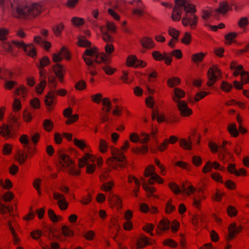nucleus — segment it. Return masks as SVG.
<instances>
[{
    "label": "nucleus",
    "instance_id": "f257e3e1",
    "mask_svg": "<svg viewBox=\"0 0 249 249\" xmlns=\"http://www.w3.org/2000/svg\"><path fill=\"white\" fill-rule=\"evenodd\" d=\"M176 5L174 7L171 18L174 21L180 19L182 10L185 12L182 18V22L184 26L190 25L194 29L197 23V18L194 14L196 10L193 5L186 0H175Z\"/></svg>",
    "mask_w": 249,
    "mask_h": 249
},
{
    "label": "nucleus",
    "instance_id": "f03ea898",
    "mask_svg": "<svg viewBox=\"0 0 249 249\" xmlns=\"http://www.w3.org/2000/svg\"><path fill=\"white\" fill-rule=\"evenodd\" d=\"M84 60L88 66V69L92 76L97 74L96 65L101 63H105L106 65L102 67L105 72L108 75L114 73L115 69L107 65V56L104 53L100 54L96 48H89L85 50L83 56Z\"/></svg>",
    "mask_w": 249,
    "mask_h": 249
},
{
    "label": "nucleus",
    "instance_id": "7ed1b4c3",
    "mask_svg": "<svg viewBox=\"0 0 249 249\" xmlns=\"http://www.w3.org/2000/svg\"><path fill=\"white\" fill-rule=\"evenodd\" d=\"M0 6L16 11L20 18H32L38 15L44 9L42 4L33 3L18 4L14 3L13 0H0Z\"/></svg>",
    "mask_w": 249,
    "mask_h": 249
},
{
    "label": "nucleus",
    "instance_id": "20e7f679",
    "mask_svg": "<svg viewBox=\"0 0 249 249\" xmlns=\"http://www.w3.org/2000/svg\"><path fill=\"white\" fill-rule=\"evenodd\" d=\"M174 92L173 100L177 104L180 114L184 116H189L192 113V110L188 107L185 101L180 100L185 96V92L180 89L176 88L174 89Z\"/></svg>",
    "mask_w": 249,
    "mask_h": 249
},
{
    "label": "nucleus",
    "instance_id": "39448f33",
    "mask_svg": "<svg viewBox=\"0 0 249 249\" xmlns=\"http://www.w3.org/2000/svg\"><path fill=\"white\" fill-rule=\"evenodd\" d=\"M232 9L226 2H221L219 8L214 10L209 9L203 11L202 18L204 19H208L211 16L214 18L218 19L220 14H225L227 11Z\"/></svg>",
    "mask_w": 249,
    "mask_h": 249
},
{
    "label": "nucleus",
    "instance_id": "423d86ee",
    "mask_svg": "<svg viewBox=\"0 0 249 249\" xmlns=\"http://www.w3.org/2000/svg\"><path fill=\"white\" fill-rule=\"evenodd\" d=\"M112 158L109 159V164H112L113 168H117V166L123 168L126 164L125 156L122 151L114 148L111 151Z\"/></svg>",
    "mask_w": 249,
    "mask_h": 249
},
{
    "label": "nucleus",
    "instance_id": "0eeeda50",
    "mask_svg": "<svg viewBox=\"0 0 249 249\" xmlns=\"http://www.w3.org/2000/svg\"><path fill=\"white\" fill-rule=\"evenodd\" d=\"M59 162L62 167L69 168V172L71 174L75 175L80 174V171L75 169L73 161L66 154L62 152L59 153Z\"/></svg>",
    "mask_w": 249,
    "mask_h": 249
},
{
    "label": "nucleus",
    "instance_id": "6e6552de",
    "mask_svg": "<svg viewBox=\"0 0 249 249\" xmlns=\"http://www.w3.org/2000/svg\"><path fill=\"white\" fill-rule=\"evenodd\" d=\"M95 160V157L89 153H87L84 157L79 160V166L80 168H83L87 165V173H92L94 171L95 165L94 164H89V160L93 162Z\"/></svg>",
    "mask_w": 249,
    "mask_h": 249
},
{
    "label": "nucleus",
    "instance_id": "1a4fd4ad",
    "mask_svg": "<svg viewBox=\"0 0 249 249\" xmlns=\"http://www.w3.org/2000/svg\"><path fill=\"white\" fill-rule=\"evenodd\" d=\"M169 187L176 194L184 193L189 196L191 193H194L196 190V189L193 186L189 185L186 186L185 183L182 185L181 188H180L175 183L172 182L169 183Z\"/></svg>",
    "mask_w": 249,
    "mask_h": 249
},
{
    "label": "nucleus",
    "instance_id": "9d476101",
    "mask_svg": "<svg viewBox=\"0 0 249 249\" xmlns=\"http://www.w3.org/2000/svg\"><path fill=\"white\" fill-rule=\"evenodd\" d=\"M12 44L19 49H23L28 55L33 57L36 55V51L33 44H26L23 41L19 40H13Z\"/></svg>",
    "mask_w": 249,
    "mask_h": 249
},
{
    "label": "nucleus",
    "instance_id": "9b49d317",
    "mask_svg": "<svg viewBox=\"0 0 249 249\" xmlns=\"http://www.w3.org/2000/svg\"><path fill=\"white\" fill-rule=\"evenodd\" d=\"M179 223L175 220L171 224L170 222L167 219H161L158 225V228L161 231H166L172 228L173 232H176L179 228Z\"/></svg>",
    "mask_w": 249,
    "mask_h": 249
},
{
    "label": "nucleus",
    "instance_id": "f8f14e48",
    "mask_svg": "<svg viewBox=\"0 0 249 249\" xmlns=\"http://www.w3.org/2000/svg\"><path fill=\"white\" fill-rule=\"evenodd\" d=\"M19 124L18 123L12 124L11 126L3 124L0 127V133L3 137L6 138H11L13 136V133L12 130H16V128L18 127Z\"/></svg>",
    "mask_w": 249,
    "mask_h": 249
},
{
    "label": "nucleus",
    "instance_id": "ddd939ff",
    "mask_svg": "<svg viewBox=\"0 0 249 249\" xmlns=\"http://www.w3.org/2000/svg\"><path fill=\"white\" fill-rule=\"evenodd\" d=\"M113 186V183L111 182H108L107 183H104L102 186V189L105 191L109 192V194L111 196H109V200L112 201L116 206L118 207L121 206V198L115 196L114 194H112L110 191Z\"/></svg>",
    "mask_w": 249,
    "mask_h": 249
},
{
    "label": "nucleus",
    "instance_id": "4468645a",
    "mask_svg": "<svg viewBox=\"0 0 249 249\" xmlns=\"http://www.w3.org/2000/svg\"><path fill=\"white\" fill-rule=\"evenodd\" d=\"M208 77L209 81L207 83L208 86L212 87L221 75V71L218 68L213 67L210 68L208 71Z\"/></svg>",
    "mask_w": 249,
    "mask_h": 249
},
{
    "label": "nucleus",
    "instance_id": "2eb2a0df",
    "mask_svg": "<svg viewBox=\"0 0 249 249\" xmlns=\"http://www.w3.org/2000/svg\"><path fill=\"white\" fill-rule=\"evenodd\" d=\"M154 167L151 166L150 168L145 169L144 175L146 177H150L149 180V183L152 184L155 181H157L159 183L163 182L162 179L156 173L154 172Z\"/></svg>",
    "mask_w": 249,
    "mask_h": 249
},
{
    "label": "nucleus",
    "instance_id": "dca6fc26",
    "mask_svg": "<svg viewBox=\"0 0 249 249\" xmlns=\"http://www.w3.org/2000/svg\"><path fill=\"white\" fill-rule=\"evenodd\" d=\"M20 142L23 145L24 148L27 149L29 155L32 157L36 151V147L32 146L31 140L28 136L26 135L21 136L20 138Z\"/></svg>",
    "mask_w": 249,
    "mask_h": 249
},
{
    "label": "nucleus",
    "instance_id": "f3484780",
    "mask_svg": "<svg viewBox=\"0 0 249 249\" xmlns=\"http://www.w3.org/2000/svg\"><path fill=\"white\" fill-rule=\"evenodd\" d=\"M39 70V75L40 77V82L36 87V90L37 93L41 94L46 85V70L44 68H38Z\"/></svg>",
    "mask_w": 249,
    "mask_h": 249
},
{
    "label": "nucleus",
    "instance_id": "a211bd4d",
    "mask_svg": "<svg viewBox=\"0 0 249 249\" xmlns=\"http://www.w3.org/2000/svg\"><path fill=\"white\" fill-rule=\"evenodd\" d=\"M130 139L133 142H140L141 143H147L150 140V135L146 133L142 132L141 137H139L136 133H132L130 135Z\"/></svg>",
    "mask_w": 249,
    "mask_h": 249
},
{
    "label": "nucleus",
    "instance_id": "6ab92c4d",
    "mask_svg": "<svg viewBox=\"0 0 249 249\" xmlns=\"http://www.w3.org/2000/svg\"><path fill=\"white\" fill-rule=\"evenodd\" d=\"M127 63L129 66L134 67H144L146 65L145 62L138 60L134 55L128 57Z\"/></svg>",
    "mask_w": 249,
    "mask_h": 249
},
{
    "label": "nucleus",
    "instance_id": "aec40b11",
    "mask_svg": "<svg viewBox=\"0 0 249 249\" xmlns=\"http://www.w3.org/2000/svg\"><path fill=\"white\" fill-rule=\"evenodd\" d=\"M53 198L57 200V204L61 210L67 208L68 203L66 202V199L63 195L58 193H54Z\"/></svg>",
    "mask_w": 249,
    "mask_h": 249
},
{
    "label": "nucleus",
    "instance_id": "412c9836",
    "mask_svg": "<svg viewBox=\"0 0 249 249\" xmlns=\"http://www.w3.org/2000/svg\"><path fill=\"white\" fill-rule=\"evenodd\" d=\"M242 227L241 226H237L235 223L231 224L228 229L229 239H232L235 235L238 234L242 230Z\"/></svg>",
    "mask_w": 249,
    "mask_h": 249
},
{
    "label": "nucleus",
    "instance_id": "4be33fe9",
    "mask_svg": "<svg viewBox=\"0 0 249 249\" xmlns=\"http://www.w3.org/2000/svg\"><path fill=\"white\" fill-rule=\"evenodd\" d=\"M62 56L67 59L69 58V53L64 47L61 48V51L58 54L53 55V61L54 62L60 61L62 59Z\"/></svg>",
    "mask_w": 249,
    "mask_h": 249
},
{
    "label": "nucleus",
    "instance_id": "5701e85b",
    "mask_svg": "<svg viewBox=\"0 0 249 249\" xmlns=\"http://www.w3.org/2000/svg\"><path fill=\"white\" fill-rule=\"evenodd\" d=\"M141 44L144 49H149L154 47V43L151 38L145 36L141 40Z\"/></svg>",
    "mask_w": 249,
    "mask_h": 249
},
{
    "label": "nucleus",
    "instance_id": "b1692460",
    "mask_svg": "<svg viewBox=\"0 0 249 249\" xmlns=\"http://www.w3.org/2000/svg\"><path fill=\"white\" fill-rule=\"evenodd\" d=\"M53 69L55 75L58 77L59 81L60 82H62L63 78V69L62 66L60 64L57 63L53 66Z\"/></svg>",
    "mask_w": 249,
    "mask_h": 249
},
{
    "label": "nucleus",
    "instance_id": "393cba45",
    "mask_svg": "<svg viewBox=\"0 0 249 249\" xmlns=\"http://www.w3.org/2000/svg\"><path fill=\"white\" fill-rule=\"evenodd\" d=\"M34 41L36 43L42 46L47 50L51 47V44L50 43L42 39V38L39 36H35L34 37Z\"/></svg>",
    "mask_w": 249,
    "mask_h": 249
},
{
    "label": "nucleus",
    "instance_id": "a878e982",
    "mask_svg": "<svg viewBox=\"0 0 249 249\" xmlns=\"http://www.w3.org/2000/svg\"><path fill=\"white\" fill-rule=\"evenodd\" d=\"M213 166L214 169L217 170H222V169L223 168V167L221 168L220 164L217 162H214L212 164L211 162L209 161L207 162L206 166L204 167L203 171L204 173H207V172L211 170Z\"/></svg>",
    "mask_w": 249,
    "mask_h": 249
},
{
    "label": "nucleus",
    "instance_id": "bb28decb",
    "mask_svg": "<svg viewBox=\"0 0 249 249\" xmlns=\"http://www.w3.org/2000/svg\"><path fill=\"white\" fill-rule=\"evenodd\" d=\"M149 240L150 239L146 236H142L140 238L137 243V248H142L145 245L150 244L151 242Z\"/></svg>",
    "mask_w": 249,
    "mask_h": 249
},
{
    "label": "nucleus",
    "instance_id": "cd10ccee",
    "mask_svg": "<svg viewBox=\"0 0 249 249\" xmlns=\"http://www.w3.org/2000/svg\"><path fill=\"white\" fill-rule=\"evenodd\" d=\"M231 69L234 70V74L236 76L239 75L244 71L242 65H237L236 63L232 62L231 65Z\"/></svg>",
    "mask_w": 249,
    "mask_h": 249
},
{
    "label": "nucleus",
    "instance_id": "c85d7f7f",
    "mask_svg": "<svg viewBox=\"0 0 249 249\" xmlns=\"http://www.w3.org/2000/svg\"><path fill=\"white\" fill-rule=\"evenodd\" d=\"M78 44L82 47H89L91 45L90 42L87 40L85 37L81 36L78 38Z\"/></svg>",
    "mask_w": 249,
    "mask_h": 249
},
{
    "label": "nucleus",
    "instance_id": "c756f323",
    "mask_svg": "<svg viewBox=\"0 0 249 249\" xmlns=\"http://www.w3.org/2000/svg\"><path fill=\"white\" fill-rule=\"evenodd\" d=\"M55 94L53 92L51 91L48 93L46 96L45 100V104L48 107H51L53 103V100L54 98Z\"/></svg>",
    "mask_w": 249,
    "mask_h": 249
},
{
    "label": "nucleus",
    "instance_id": "7c9ffc66",
    "mask_svg": "<svg viewBox=\"0 0 249 249\" xmlns=\"http://www.w3.org/2000/svg\"><path fill=\"white\" fill-rule=\"evenodd\" d=\"M228 131L233 137H237L239 134V132L237 129L236 125L234 124H229L228 126Z\"/></svg>",
    "mask_w": 249,
    "mask_h": 249
},
{
    "label": "nucleus",
    "instance_id": "2f4dec72",
    "mask_svg": "<svg viewBox=\"0 0 249 249\" xmlns=\"http://www.w3.org/2000/svg\"><path fill=\"white\" fill-rule=\"evenodd\" d=\"M153 120L157 119L158 122L160 123L165 121V117L162 115H160L158 111L153 110L152 114Z\"/></svg>",
    "mask_w": 249,
    "mask_h": 249
},
{
    "label": "nucleus",
    "instance_id": "473e14b6",
    "mask_svg": "<svg viewBox=\"0 0 249 249\" xmlns=\"http://www.w3.org/2000/svg\"><path fill=\"white\" fill-rule=\"evenodd\" d=\"M50 63V60L47 56H44L39 61V64L37 65L38 68H44L45 66L48 65Z\"/></svg>",
    "mask_w": 249,
    "mask_h": 249
},
{
    "label": "nucleus",
    "instance_id": "72a5a7b5",
    "mask_svg": "<svg viewBox=\"0 0 249 249\" xmlns=\"http://www.w3.org/2000/svg\"><path fill=\"white\" fill-rule=\"evenodd\" d=\"M180 80L177 77H172L169 78L168 81V84L170 87H174L180 83Z\"/></svg>",
    "mask_w": 249,
    "mask_h": 249
},
{
    "label": "nucleus",
    "instance_id": "f704fd0d",
    "mask_svg": "<svg viewBox=\"0 0 249 249\" xmlns=\"http://www.w3.org/2000/svg\"><path fill=\"white\" fill-rule=\"evenodd\" d=\"M64 26L61 23L53 27V30L55 35L57 36H60L61 32L64 29Z\"/></svg>",
    "mask_w": 249,
    "mask_h": 249
},
{
    "label": "nucleus",
    "instance_id": "c9c22d12",
    "mask_svg": "<svg viewBox=\"0 0 249 249\" xmlns=\"http://www.w3.org/2000/svg\"><path fill=\"white\" fill-rule=\"evenodd\" d=\"M13 210V207H9L2 204L0 201V213L5 214L7 212L11 213Z\"/></svg>",
    "mask_w": 249,
    "mask_h": 249
},
{
    "label": "nucleus",
    "instance_id": "e433bc0d",
    "mask_svg": "<svg viewBox=\"0 0 249 249\" xmlns=\"http://www.w3.org/2000/svg\"><path fill=\"white\" fill-rule=\"evenodd\" d=\"M73 24L76 26H81L84 23V21L83 18H78V17H73L71 20Z\"/></svg>",
    "mask_w": 249,
    "mask_h": 249
},
{
    "label": "nucleus",
    "instance_id": "4c0bfd02",
    "mask_svg": "<svg viewBox=\"0 0 249 249\" xmlns=\"http://www.w3.org/2000/svg\"><path fill=\"white\" fill-rule=\"evenodd\" d=\"M205 56L204 53H200L194 54L192 56V60L195 62H201Z\"/></svg>",
    "mask_w": 249,
    "mask_h": 249
},
{
    "label": "nucleus",
    "instance_id": "58836bf2",
    "mask_svg": "<svg viewBox=\"0 0 249 249\" xmlns=\"http://www.w3.org/2000/svg\"><path fill=\"white\" fill-rule=\"evenodd\" d=\"M179 143L180 145L184 148L189 150L191 149V142H188L186 140L182 139L180 140Z\"/></svg>",
    "mask_w": 249,
    "mask_h": 249
},
{
    "label": "nucleus",
    "instance_id": "ea45409f",
    "mask_svg": "<svg viewBox=\"0 0 249 249\" xmlns=\"http://www.w3.org/2000/svg\"><path fill=\"white\" fill-rule=\"evenodd\" d=\"M237 34L235 33L231 32L228 35L225 36V39L227 41V43L228 44H231L234 38L236 37Z\"/></svg>",
    "mask_w": 249,
    "mask_h": 249
},
{
    "label": "nucleus",
    "instance_id": "a19ab883",
    "mask_svg": "<svg viewBox=\"0 0 249 249\" xmlns=\"http://www.w3.org/2000/svg\"><path fill=\"white\" fill-rule=\"evenodd\" d=\"M103 105L106 107V111L109 112L111 108V103L108 98L103 99Z\"/></svg>",
    "mask_w": 249,
    "mask_h": 249
},
{
    "label": "nucleus",
    "instance_id": "79ce46f5",
    "mask_svg": "<svg viewBox=\"0 0 249 249\" xmlns=\"http://www.w3.org/2000/svg\"><path fill=\"white\" fill-rule=\"evenodd\" d=\"M48 213L49 218L54 222H57L58 220V218H61L56 215L54 211L52 209H49Z\"/></svg>",
    "mask_w": 249,
    "mask_h": 249
},
{
    "label": "nucleus",
    "instance_id": "37998d69",
    "mask_svg": "<svg viewBox=\"0 0 249 249\" xmlns=\"http://www.w3.org/2000/svg\"><path fill=\"white\" fill-rule=\"evenodd\" d=\"M12 75L13 73L11 71L8 70H5L3 71V74L0 75V78L5 81L7 80L6 79L11 78Z\"/></svg>",
    "mask_w": 249,
    "mask_h": 249
},
{
    "label": "nucleus",
    "instance_id": "c03bdc74",
    "mask_svg": "<svg viewBox=\"0 0 249 249\" xmlns=\"http://www.w3.org/2000/svg\"><path fill=\"white\" fill-rule=\"evenodd\" d=\"M99 148L100 151L102 153H105L107 151V144L105 140L103 139L100 140Z\"/></svg>",
    "mask_w": 249,
    "mask_h": 249
},
{
    "label": "nucleus",
    "instance_id": "a18cd8bd",
    "mask_svg": "<svg viewBox=\"0 0 249 249\" xmlns=\"http://www.w3.org/2000/svg\"><path fill=\"white\" fill-rule=\"evenodd\" d=\"M86 83L85 81L82 80L75 84V88L78 90H82L86 88Z\"/></svg>",
    "mask_w": 249,
    "mask_h": 249
},
{
    "label": "nucleus",
    "instance_id": "49530a36",
    "mask_svg": "<svg viewBox=\"0 0 249 249\" xmlns=\"http://www.w3.org/2000/svg\"><path fill=\"white\" fill-rule=\"evenodd\" d=\"M62 231L65 236H70L73 235V232L67 226H63L62 227Z\"/></svg>",
    "mask_w": 249,
    "mask_h": 249
},
{
    "label": "nucleus",
    "instance_id": "de8ad7c7",
    "mask_svg": "<svg viewBox=\"0 0 249 249\" xmlns=\"http://www.w3.org/2000/svg\"><path fill=\"white\" fill-rule=\"evenodd\" d=\"M40 182H41V179L39 178H37V179H35L33 182L34 187L37 191L38 194L39 195L41 194Z\"/></svg>",
    "mask_w": 249,
    "mask_h": 249
},
{
    "label": "nucleus",
    "instance_id": "09e8293b",
    "mask_svg": "<svg viewBox=\"0 0 249 249\" xmlns=\"http://www.w3.org/2000/svg\"><path fill=\"white\" fill-rule=\"evenodd\" d=\"M152 55L154 59L158 61L164 60L165 58V56H164V54H162L158 51H154L152 53Z\"/></svg>",
    "mask_w": 249,
    "mask_h": 249
},
{
    "label": "nucleus",
    "instance_id": "8fccbe9b",
    "mask_svg": "<svg viewBox=\"0 0 249 249\" xmlns=\"http://www.w3.org/2000/svg\"><path fill=\"white\" fill-rule=\"evenodd\" d=\"M169 35L173 37L174 39L178 40L179 36V32L174 28H170L169 29Z\"/></svg>",
    "mask_w": 249,
    "mask_h": 249
},
{
    "label": "nucleus",
    "instance_id": "3c124183",
    "mask_svg": "<svg viewBox=\"0 0 249 249\" xmlns=\"http://www.w3.org/2000/svg\"><path fill=\"white\" fill-rule=\"evenodd\" d=\"M105 49L106 53L107 55L111 54L114 50L113 45L110 43H107L105 47Z\"/></svg>",
    "mask_w": 249,
    "mask_h": 249
},
{
    "label": "nucleus",
    "instance_id": "603ef678",
    "mask_svg": "<svg viewBox=\"0 0 249 249\" xmlns=\"http://www.w3.org/2000/svg\"><path fill=\"white\" fill-rule=\"evenodd\" d=\"M240 75L241 76L242 82L243 84H246L249 82V74L246 71H244Z\"/></svg>",
    "mask_w": 249,
    "mask_h": 249
},
{
    "label": "nucleus",
    "instance_id": "864d4df0",
    "mask_svg": "<svg viewBox=\"0 0 249 249\" xmlns=\"http://www.w3.org/2000/svg\"><path fill=\"white\" fill-rule=\"evenodd\" d=\"M31 235L33 239L38 240L42 235V232L39 230H36L32 231Z\"/></svg>",
    "mask_w": 249,
    "mask_h": 249
},
{
    "label": "nucleus",
    "instance_id": "5fc2aeb1",
    "mask_svg": "<svg viewBox=\"0 0 249 249\" xmlns=\"http://www.w3.org/2000/svg\"><path fill=\"white\" fill-rule=\"evenodd\" d=\"M44 127L45 129L48 131L52 130L53 128V123L49 120H45L44 122Z\"/></svg>",
    "mask_w": 249,
    "mask_h": 249
},
{
    "label": "nucleus",
    "instance_id": "6e6d98bb",
    "mask_svg": "<svg viewBox=\"0 0 249 249\" xmlns=\"http://www.w3.org/2000/svg\"><path fill=\"white\" fill-rule=\"evenodd\" d=\"M232 85L225 81H223L221 84L222 89L226 92L229 91L232 88Z\"/></svg>",
    "mask_w": 249,
    "mask_h": 249
},
{
    "label": "nucleus",
    "instance_id": "4d7b16f0",
    "mask_svg": "<svg viewBox=\"0 0 249 249\" xmlns=\"http://www.w3.org/2000/svg\"><path fill=\"white\" fill-rule=\"evenodd\" d=\"M8 34V30L5 28L0 29V40H4L6 39V36Z\"/></svg>",
    "mask_w": 249,
    "mask_h": 249
},
{
    "label": "nucleus",
    "instance_id": "13d9d810",
    "mask_svg": "<svg viewBox=\"0 0 249 249\" xmlns=\"http://www.w3.org/2000/svg\"><path fill=\"white\" fill-rule=\"evenodd\" d=\"M92 101L97 104H99L101 101H103L102 95L101 93H97L91 96Z\"/></svg>",
    "mask_w": 249,
    "mask_h": 249
},
{
    "label": "nucleus",
    "instance_id": "bf43d9fd",
    "mask_svg": "<svg viewBox=\"0 0 249 249\" xmlns=\"http://www.w3.org/2000/svg\"><path fill=\"white\" fill-rule=\"evenodd\" d=\"M249 23V21L247 17H242L238 22V25L240 27L243 28Z\"/></svg>",
    "mask_w": 249,
    "mask_h": 249
},
{
    "label": "nucleus",
    "instance_id": "052dcab7",
    "mask_svg": "<svg viewBox=\"0 0 249 249\" xmlns=\"http://www.w3.org/2000/svg\"><path fill=\"white\" fill-rule=\"evenodd\" d=\"M145 103L148 107L153 108L154 107L155 102L151 96H149L146 99Z\"/></svg>",
    "mask_w": 249,
    "mask_h": 249
},
{
    "label": "nucleus",
    "instance_id": "680f3d73",
    "mask_svg": "<svg viewBox=\"0 0 249 249\" xmlns=\"http://www.w3.org/2000/svg\"><path fill=\"white\" fill-rule=\"evenodd\" d=\"M227 213L230 216H233L236 214L237 211L234 207L229 206L227 208Z\"/></svg>",
    "mask_w": 249,
    "mask_h": 249
},
{
    "label": "nucleus",
    "instance_id": "e2e57ef3",
    "mask_svg": "<svg viewBox=\"0 0 249 249\" xmlns=\"http://www.w3.org/2000/svg\"><path fill=\"white\" fill-rule=\"evenodd\" d=\"M26 92V88L24 86H20L16 89V93L18 95L22 94L23 96H24Z\"/></svg>",
    "mask_w": 249,
    "mask_h": 249
},
{
    "label": "nucleus",
    "instance_id": "0e129e2a",
    "mask_svg": "<svg viewBox=\"0 0 249 249\" xmlns=\"http://www.w3.org/2000/svg\"><path fill=\"white\" fill-rule=\"evenodd\" d=\"M229 171L232 174H234L236 176H240V173L238 172L235 168V166L234 164H230L228 166Z\"/></svg>",
    "mask_w": 249,
    "mask_h": 249
},
{
    "label": "nucleus",
    "instance_id": "69168bd1",
    "mask_svg": "<svg viewBox=\"0 0 249 249\" xmlns=\"http://www.w3.org/2000/svg\"><path fill=\"white\" fill-rule=\"evenodd\" d=\"M5 87L6 89H11L13 88L14 86L16 85H17V82L13 81H7L5 80Z\"/></svg>",
    "mask_w": 249,
    "mask_h": 249
},
{
    "label": "nucleus",
    "instance_id": "338daca9",
    "mask_svg": "<svg viewBox=\"0 0 249 249\" xmlns=\"http://www.w3.org/2000/svg\"><path fill=\"white\" fill-rule=\"evenodd\" d=\"M154 226L152 224H148L144 227H143V230L147 232H149L151 236L153 235V233L151 232V231L154 229Z\"/></svg>",
    "mask_w": 249,
    "mask_h": 249
},
{
    "label": "nucleus",
    "instance_id": "774afa93",
    "mask_svg": "<svg viewBox=\"0 0 249 249\" xmlns=\"http://www.w3.org/2000/svg\"><path fill=\"white\" fill-rule=\"evenodd\" d=\"M168 143H169L168 140L165 139L164 141V142L160 145H158V148L159 149V150L160 151H163L167 147Z\"/></svg>",
    "mask_w": 249,
    "mask_h": 249
}]
</instances>
